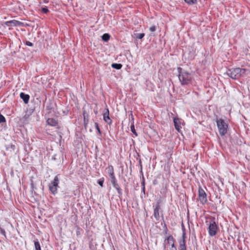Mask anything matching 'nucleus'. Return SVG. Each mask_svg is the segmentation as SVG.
Returning a JSON list of instances; mask_svg holds the SVG:
<instances>
[{
	"label": "nucleus",
	"instance_id": "8",
	"mask_svg": "<svg viewBox=\"0 0 250 250\" xmlns=\"http://www.w3.org/2000/svg\"><path fill=\"white\" fill-rule=\"evenodd\" d=\"M160 209V206L159 203H157L154 209V217L156 221H159L160 218L159 211Z\"/></svg>",
	"mask_w": 250,
	"mask_h": 250
},
{
	"label": "nucleus",
	"instance_id": "4",
	"mask_svg": "<svg viewBox=\"0 0 250 250\" xmlns=\"http://www.w3.org/2000/svg\"><path fill=\"white\" fill-rule=\"evenodd\" d=\"M59 178L58 175H56L53 181L51 183L49 186V188L51 193L55 195L57 192V189L59 188Z\"/></svg>",
	"mask_w": 250,
	"mask_h": 250
},
{
	"label": "nucleus",
	"instance_id": "14",
	"mask_svg": "<svg viewBox=\"0 0 250 250\" xmlns=\"http://www.w3.org/2000/svg\"><path fill=\"white\" fill-rule=\"evenodd\" d=\"M167 241V243L169 245H170L171 247L175 246L174 245V240L173 237L170 235L168 236L167 239L165 240V241Z\"/></svg>",
	"mask_w": 250,
	"mask_h": 250
},
{
	"label": "nucleus",
	"instance_id": "16",
	"mask_svg": "<svg viewBox=\"0 0 250 250\" xmlns=\"http://www.w3.org/2000/svg\"><path fill=\"white\" fill-rule=\"evenodd\" d=\"M113 186L117 190L118 193L119 194V196L122 195V190L121 188L120 187L119 184L118 183H116L115 185H113Z\"/></svg>",
	"mask_w": 250,
	"mask_h": 250
},
{
	"label": "nucleus",
	"instance_id": "5",
	"mask_svg": "<svg viewBox=\"0 0 250 250\" xmlns=\"http://www.w3.org/2000/svg\"><path fill=\"white\" fill-rule=\"evenodd\" d=\"M208 233L210 236H214L217 233L218 227L214 220H211L209 224Z\"/></svg>",
	"mask_w": 250,
	"mask_h": 250
},
{
	"label": "nucleus",
	"instance_id": "15",
	"mask_svg": "<svg viewBox=\"0 0 250 250\" xmlns=\"http://www.w3.org/2000/svg\"><path fill=\"white\" fill-rule=\"evenodd\" d=\"M106 169L107 170V172L110 177L115 176L114 173V168L112 166H109Z\"/></svg>",
	"mask_w": 250,
	"mask_h": 250
},
{
	"label": "nucleus",
	"instance_id": "27",
	"mask_svg": "<svg viewBox=\"0 0 250 250\" xmlns=\"http://www.w3.org/2000/svg\"><path fill=\"white\" fill-rule=\"evenodd\" d=\"M156 30V27L155 25L152 26L149 28V30L151 32H155Z\"/></svg>",
	"mask_w": 250,
	"mask_h": 250
},
{
	"label": "nucleus",
	"instance_id": "25",
	"mask_svg": "<svg viewBox=\"0 0 250 250\" xmlns=\"http://www.w3.org/2000/svg\"><path fill=\"white\" fill-rule=\"evenodd\" d=\"M144 36H145L144 33H139V34H137L136 37L138 39H141L144 37Z\"/></svg>",
	"mask_w": 250,
	"mask_h": 250
},
{
	"label": "nucleus",
	"instance_id": "22",
	"mask_svg": "<svg viewBox=\"0 0 250 250\" xmlns=\"http://www.w3.org/2000/svg\"><path fill=\"white\" fill-rule=\"evenodd\" d=\"M131 131L136 136H138V134L135 131V127L133 125H131Z\"/></svg>",
	"mask_w": 250,
	"mask_h": 250
},
{
	"label": "nucleus",
	"instance_id": "21",
	"mask_svg": "<svg viewBox=\"0 0 250 250\" xmlns=\"http://www.w3.org/2000/svg\"><path fill=\"white\" fill-rule=\"evenodd\" d=\"M111 179V183H112V185H115V184L117 183L116 179L115 178V176H114L113 177H110Z\"/></svg>",
	"mask_w": 250,
	"mask_h": 250
},
{
	"label": "nucleus",
	"instance_id": "33",
	"mask_svg": "<svg viewBox=\"0 0 250 250\" xmlns=\"http://www.w3.org/2000/svg\"><path fill=\"white\" fill-rule=\"evenodd\" d=\"M170 250H177V249L175 247V246H172L171 247V248L170 249Z\"/></svg>",
	"mask_w": 250,
	"mask_h": 250
},
{
	"label": "nucleus",
	"instance_id": "28",
	"mask_svg": "<svg viewBox=\"0 0 250 250\" xmlns=\"http://www.w3.org/2000/svg\"><path fill=\"white\" fill-rule=\"evenodd\" d=\"M98 184L101 186V187H103V183H104V179H100L98 182Z\"/></svg>",
	"mask_w": 250,
	"mask_h": 250
},
{
	"label": "nucleus",
	"instance_id": "20",
	"mask_svg": "<svg viewBox=\"0 0 250 250\" xmlns=\"http://www.w3.org/2000/svg\"><path fill=\"white\" fill-rule=\"evenodd\" d=\"M188 4H194L197 2V0H184Z\"/></svg>",
	"mask_w": 250,
	"mask_h": 250
},
{
	"label": "nucleus",
	"instance_id": "13",
	"mask_svg": "<svg viewBox=\"0 0 250 250\" xmlns=\"http://www.w3.org/2000/svg\"><path fill=\"white\" fill-rule=\"evenodd\" d=\"M173 122H174V125L175 129L178 131H179L180 128H181V126L180 125V122L179 119L178 118H175L174 119Z\"/></svg>",
	"mask_w": 250,
	"mask_h": 250
},
{
	"label": "nucleus",
	"instance_id": "18",
	"mask_svg": "<svg viewBox=\"0 0 250 250\" xmlns=\"http://www.w3.org/2000/svg\"><path fill=\"white\" fill-rule=\"evenodd\" d=\"M110 35L107 33L104 34L102 36V40L104 42H107L110 39Z\"/></svg>",
	"mask_w": 250,
	"mask_h": 250
},
{
	"label": "nucleus",
	"instance_id": "11",
	"mask_svg": "<svg viewBox=\"0 0 250 250\" xmlns=\"http://www.w3.org/2000/svg\"><path fill=\"white\" fill-rule=\"evenodd\" d=\"M46 122L48 125L52 126H56L58 125V121L56 118H49Z\"/></svg>",
	"mask_w": 250,
	"mask_h": 250
},
{
	"label": "nucleus",
	"instance_id": "17",
	"mask_svg": "<svg viewBox=\"0 0 250 250\" xmlns=\"http://www.w3.org/2000/svg\"><path fill=\"white\" fill-rule=\"evenodd\" d=\"M111 66L116 69H120L122 67V65L121 63H114L111 64Z\"/></svg>",
	"mask_w": 250,
	"mask_h": 250
},
{
	"label": "nucleus",
	"instance_id": "12",
	"mask_svg": "<svg viewBox=\"0 0 250 250\" xmlns=\"http://www.w3.org/2000/svg\"><path fill=\"white\" fill-rule=\"evenodd\" d=\"M20 98L23 101L25 104H27L29 102L30 96L28 94H26L23 92L20 93Z\"/></svg>",
	"mask_w": 250,
	"mask_h": 250
},
{
	"label": "nucleus",
	"instance_id": "26",
	"mask_svg": "<svg viewBox=\"0 0 250 250\" xmlns=\"http://www.w3.org/2000/svg\"><path fill=\"white\" fill-rule=\"evenodd\" d=\"M42 11L43 13H45V14H46L48 12L49 10L48 9H47V7H42Z\"/></svg>",
	"mask_w": 250,
	"mask_h": 250
},
{
	"label": "nucleus",
	"instance_id": "2",
	"mask_svg": "<svg viewBox=\"0 0 250 250\" xmlns=\"http://www.w3.org/2000/svg\"><path fill=\"white\" fill-rule=\"evenodd\" d=\"M246 71V69L240 68L229 69L227 70L226 74L231 78L236 80L242 76Z\"/></svg>",
	"mask_w": 250,
	"mask_h": 250
},
{
	"label": "nucleus",
	"instance_id": "31",
	"mask_svg": "<svg viewBox=\"0 0 250 250\" xmlns=\"http://www.w3.org/2000/svg\"><path fill=\"white\" fill-rule=\"evenodd\" d=\"M142 185L143 186L142 191L145 193V187L144 182L142 183Z\"/></svg>",
	"mask_w": 250,
	"mask_h": 250
},
{
	"label": "nucleus",
	"instance_id": "30",
	"mask_svg": "<svg viewBox=\"0 0 250 250\" xmlns=\"http://www.w3.org/2000/svg\"><path fill=\"white\" fill-rule=\"evenodd\" d=\"M26 45L29 46H32L33 45V43L29 41L26 42Z\"/></svg>",
	"mask_w": 250,
	"mask_h": 250
},
{
	"label": "nucleus",
	"instance_id": "1",
	"mask_svg": "<svg viewBox=\"0 0 250 250\" xmlns=\"http://www.w3.org/2000/svg\"><path fill=\"white\" fill-rule=\"evenodd\" d=\"M179 72V80L182 85H188L192 80L191 74L185 71H183L181 68H178Z\"/></svg>",
	"mask_w": 250,
	"mask_h": 250
},
{
	"label": "nucleus",
	"instance_id": "7",
	"mask_svg": "<svg viewBox=\"0 0 250 250\" xmlns=\"http://www.w3.org/2000/svg\"><path fill=\"white\" fill-rule=\"evenodd\" d=\"M103 118L107 124L110 125L112 123V121L109 117V111L107 108H105V112L103 114Z\"/></svg>",
	"mask_w": 250,
	"mask_h": 250
},
{
	"label": "nucleus",
	"instance_id": "19",
	"mask_svg": "<svg viewBox=\"0 0 250 250\" xmlns=\"http://www.w3.org/2000/svg\"><path fill=\"white\" fill-rule=\"evenodd\" d=\"M34 245L35 250H41L40 244L38 241H35Z\"/></svg>",
	"mask_w": 250,
	"mask_h": 250
},
{
	"label": "nucleus",
	"instance_id": "9",
	"mask_svg": "<svg viewBox=\"0 0 250 250\" xmlns=\"http://www.w3.org/2000/svg\"><path fill=\"white\" fill-rule=\"evenodd\" d=\"M5 24L8 26H16L23 25V23L16 20H12L5 22Z\"/></svg>",
	"mask_w": 250,
	"mask_h": 250
},
{
	"label": "nucleus",
	"instance_id": "32",
	"mask_svg": "<svg viewBox=\"0 0 250 250\" xmlns=\"http://www.w3.org/2000/svg\"><path fill=\"white\" fill-rule=\"evenodd\" d=\"M88 122V119H87V118H85V123L84 122V126H85H85H86V125H87Z\"/></svg>",
	"mask_w": 250,
	"mask_h": 250
},
{
	"label": "nucleus",
	"instance_id": "29",
	"mask_svg": "<svg viewBox=\"0 0 250 250\" xmlns=\"http://www.w3.org/2000/svg\"><path fill=\"white\" fill-rule=\"evenodd\" d=\"M95 125L96 128L97 130V131L99 132V133L100 134H101V131H100V128L99 127L98 123H95Z\"/></svg>",
	"mask_w": 250,
	"mask_h": 250
},
{
	"label": "nucleus",
	"instance_id": "6",
	"mask_svg": "<svg viewBox=\"0 0 250 250\" xmlns=\"http://www.w3.org/2000/svg\"><path fill=\"white\" fill-rule=\"evenodd\" d=\"M198 197L202 204H204L207 202V194L204 190L201 187H199L198 190Z\"/></svg>",
	"mask_w": 250,
	"mask_h": 250
},
{
	"label": "nucleus",
	"instance_id": "10",
	"mask_svg": "<svg viewBox=\"0 0 250 250\" xmlns=\"http://www.w3.org/2000/svg\"><path fill=\"white\" fill-rule=\"evenodd\" d=\"M179 250H187L186 245V234L183 233L182 235V239L180 241Z\"/></svg>",
	"mask_w": 250,
	"mask_h": 250
},
{
	"label": "nucleus",
	"instance_id": "3",
	"mask_svg": "<svg viewBox=\"0 0 250 250\" xmlns=\"http://www.w3.org/2000/svg\"><path fill=\"white\" fill-rule=\"evenodd\" d=\"M216 122L220 135L221 136H224L227 133L228 124L221 118L218 119L217 118Z\"/></svg>",
	"mask_w": 250,
	"mask_h": 250
},
{
	"label": "nucleus",
	"instance_id": "23",
	"mask_svg": "<svg viewBox=\"0 0 250 250\" xmlns=\"http://www.w3.org/2000/svg\"><path fill=\"white\" fill-rule=\"evenodd\" d=\"M83 121L85 123V118L88 117V114L86 113L85 110H83Z\"/></svg>",
	"mask_w": 250,
	"mask_h": 250
},
{
	"label": "nucleus",
	"instance_id": "24",
	"mask_svg": "<svg viewBox=\"0 0 250 250\" xmlns=\"http://www.w3.org/2000/svg\"><path fill=\"white\" fill-rule=\"evenodd\" d=\"M0 233L1 234H2L3 235H4L5 238L6 237V232H5V230H4V229L1 228V227H0Z\"/></svg>",
	"mask_w": 250,
	"mask_h": 250
}]
</instances>
